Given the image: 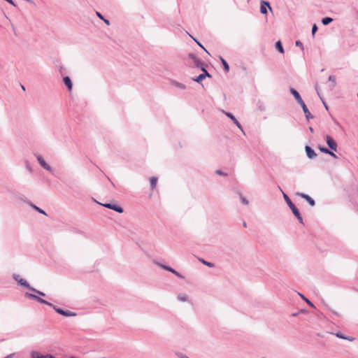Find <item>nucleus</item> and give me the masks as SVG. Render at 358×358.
Instances as JSON below:
<instances>
[{
    "instance_id": "f257e3e1",
    "label": "nucleus",
    "mask_w": 358,
    "mask_h": 358,
    "mask_svg": "<svg viewBox=\"0 0 358 358\" xmlns=\"http://www.w3.org/2000/svg\"><path fill=\"white\" fill-rule=\"evenodd\" d=\"M290 92L295 98L296 101L301 106L303 111L305 114V116L308 120L313 118V116L310 114L309 110L308 109L306 105L301 97L299 93L294 88H290Z\"/></svg>"
},
{
    "instance_id": "f03ea898",
    "label": "nucleus",
    "mask_w": 358,
    "mask_h": 358,
    "mask_svg": "<svg viewBox=\"0 0 358 358\" xmlns=\"http://www.w3.org/2000/svg\"><path fill=\"white\" fill-rule=\"evenodd\" d=\"M35 156L36 157V159H37L38 164L44 169H45L46 171H49L50 173H52L53 170H52V167L45 162V159H43V157L41 155L36 154Z\"/></svg>"
},
{
    "instance_id": "7ed1b4c3",
    "label": "nucleus",
    "mask_w": 358,
    "mask_h": 358,
    "mask_svg": "<svg viewBox=\"0 0 358 358\" xmlns=\"http://www.w3.org/2000/svg\"><path fill=\"white\" fill-rule=\"evenodd\" d=\"M25 296L27 298H29V299H35L38 302H39L40 303H42V304H45V305H48L49 306H52V303L44 300L43 299L38 296L36 294H31V293H29V292H26L25 293Z\"/></svg>"
},
{
    "instance_id": "20e7f679",
    "label": "nucleus",
    "mask_w": 358,
    "mask_h": 358,
    "mask_svg": "<svg viewBox=\"0 0 358 358\" xmlns=\"http://www.w3.org/2000/svg\"><path fill=\"white\" fill-rule=\"evenodd\" d=\"M268 9L272 12V8L268 1L262 0L260 2V13L263 15H267Z\"/></svg>"
},
{
    "instance_id": "39448f33",
    "label": "nucleus",
    "mask_w": 358,
    "mask_h": 358,
    "mask_svg": "<svg viewBox=\"0 0 358 358\" xmlns=\"http://www.w3.org/2000/svg\"><path fill=\"white\" fill-rule=\"evenodd\" d=\"M13 278L17 282L19 285L21 286H23L29 289L31 287V286L29 285V283L24 279L22 278L19 275L14 274L13 275Z\"/></svg>"
},
{
    "instance_id": "423d86ee",
    "label": "nucleus",
    "mask_w": 358,
    "mask_h": 358,
    "mask_svg": "<svg viewBox=\"0 0 358 358\" xmlns=\"http://www.w3.org/2000/svg\"><path fill=\"white\" fill-rule=\"evenodd\" d=\"M99 203L100 204V203ZM102 206L107 208L113 210L119 213H123V208L120 206H118L117 204L107 203L102 204Z\"/></svg>"
},
{
    "instance_id": "0eeeda50",
    "label": "nucleus",
    "mask_w": 358,
    "mask_h": 358,
    "mask_svg": "<svg viewBox=\"0 0 358 358\" xmlns=\"http://www.w3.org/2000/svg\"><path fill=\"white\" fill-rule=\"evenodd\" d=\"M189 58L192 61L194 66L197 68H201L203 66V63L201 62V60L197 57V56L194 53H189Z\"/></svg>"
},
{
    "instance_id": "6e6552de",
    "label": "nucleus",
    "mask_w": 358,
    "mask_h": 358,
    "mask_svg": "<svg viewBox=\"0 0 358 358\" xmlns=\"http://www.w3.org/2000/svg\"><path fill=\"white\" fill-rule=\"evenodd\" d=\"M201 70L203 71V73L200 74L197 78L194 79L195 82L199 83H201L206 77H211L210 73L206 71V69L204 67H201Z\"/></svg>"
},
{
    "instance_id": "1a4fd4ad",
    "label": "nucleus",
    "mask_w": 358,
    "mask_h": 358,
    "mask_svg": "<svg viewBox=\"0 0 358 358\" xmlns=\"http://www.w3.org/2000/svg\"><path fill=\"white\" fill-rule=\"evenodd\" d=\"M326 142H327V144L328 145L329 148L334 150V151H336L337 150V143H336V141L333 139V138L330 136H326Z\"/></svg>"
},
{
    "instance_id": "9d476101",
    "label": "nucleus",
    "mask_w": 358,
    "mask_h": 358,
    "mask_svg": "<svg viewBox=\"0 0 358 358\" xmlns=\"http://www.w3.org/2000/svg\"><path fill=\"white\" fill-rule=\"evenodd\" d=\"M283 197L285 201H286L287 204L289 207V208L292 210L293 214L296 212L299 211L298 208L295 206V205L292 203L289 197L285 193H283Z\"/></svg>"
},
{
    "instance_id": "9b49d317",
    "label": "nucleus",
    "mask_w": 358,
    "mask_h": 358,
    "mask_svg": "<svg viewBox=\"0 0 358 358\" xmlns=\"http://www.w3.org/2000/svg\"><path fill=\"white\" fill-rule=\"evenodd\" d=\"M158 265L161 268H164V270H166V271H169L171 272L172 273H173L174 275H176L178 278H184V276H182L180 273H179L178 271H176L175 269H173L171 266H166V265H164V264H158Z\"/></svg>"
},
{
    "instance_id": "f8f14e48",
    "label": "nucleus",
    "mask_w": 358,
    "mask_h": 358,
    "mask_svg": "<svg viewBox=\"0 0 358 358\" xmlns=\"http://www.w3.org/2000/svg\"><path fill=\"white\" fill-rule=\"evenodd\" d=\"M297 195L304 199L311 206H314L315 205V202L313 199H312L309 195L304 193H297Z\"/></svg>"
},
{
    "instance_id": "ddd939ff",
    "label": "nucleus",
    "mask_w": 358,
    "mask_h": 358,
    "mask_svg": "<svg viewBox=\"0 0 358 358\" xmlns=\"http://www.w3.org/2000/svg\"><path fill=\"white\" fill-rule=\"evenodd\" d=\"M305 150L306 152V155L309 159H314L317 157V154L310 146L306 145L305 147Z\"/></svg>"
},
{
    "instance_id": "4468645a",
    "label": "nucleus",
    "mask_w": 358,
    "mask_h": 358,
    "mask_svg": "<svg viewBox=\"0 0 358 358\" xmlns=\"http://www.w3.org/2000/svg\"><path fill=\"white\" fill-rule=\"evenodd\" d=\"M224 114L228 117H229L232 121L241 130L242 129V127L241 125V124L239 123V122L236 120V118L231 113H229V112H224Z\"/></svg>"
},
{
    "instance_id": "2eb2a0df",
    "label": "nucleus",
    "mask_w": 358,
    "mask_h": 358,
    "mask_svg": "<svg viewBox=\"0 0 358 358\" xmlns=\"http://www.w3.org/2000/svg\"><path fill=\"white\" fill-rule=\"evenodd\" d=\"M63 81H64V85L68 88V90L69 91H71L72 90V87H73V84H72L71 78L69 76H65L63 78Z\"/></svg>"
},
{
    "instance_id": "dca6fc26",
    "label": "nucleus",
    "mask_w": 358,
    "mask_h": 358,
    "mask_svg": "<svg viewBox=\"0 0 358 358\" xmlns=\"http://www.w3.org/2000/svg\"><path fill=\"white\" fill-rule=\"evenodd\" d=\"M319 150L322 152H324L325 154H328L329 155H331V157H333L335 159H337L338 157L333 152H331V150H329V149L326 148H324V147H320L319 146L318 147Z\"/></svg>"
},
{
    "instance_id": "f3484780",
    "label": "nucleus",
    "mask_w": 358,
    "mask_h": 358,
    "mask_svg": "<svg viewBox=\"0 0 358 358\" xmlns=\"http://www.w3.org/2000/svg\"><path fill=\"white\" fill-rule=\"evenodd\" d=\"M177 298L182 302H186L188 301V296L186 294L180 293L178 295Z\"/></svg>"
},
{
    "instance_id": "a211bd4d",
    "label": "nucleus",
    "mask_w": 358,
    "mask_h": 358,
    "mask_svg": "<svg viewBox=\"0 0 358 358\" xmlns=\"http://www.w3.org/2000/svg\"><path fill=\"white\" fill-rule=\"evenodd\" d=\"M220 61L223 66L224 71L227 73L229 72V64H227V62H226V60L224 59H223L222 57H220Z\"/></svg>"
},
{
    "instance_id": "6ab92c4d",
    "label": "nucleus",
    "mask_w": 358,
    "mask_h": 358,
    "mask_svg": "<svg viewBox=\"0 0 358 358\" xmlns=\"http://www.w3.org/2000/svg\"><path fill=\"white\" fill-rule=\"evenodd\" d=\"M150 187L152 189H155L157 182V177H152L150 179Z\"/></svg>"
},
{
    "instance_id": "aec40b11",
    "label": "nucleus",
    "mask_w": 358,
    "mask_h": 358,
    "mask_svg": "<svg viewBox=\"0 0 358 358\" xmlns=\"http://www.w3.org/2000/svg\"><path fill=\"white\" fill-rule=\"evenodd\" d=\"M62 315H64L65 317H75L77 315V314L75 312L64 310L63 314Z\"/></svg>"
},
{
    "instance_id": "412c9836",
    "label": "nucleus",
    "mask_w": 358,
    "mask_h": 358,
    "mask_svg": "<svg viewBox=\"0 0 358 358\" xmlns=\"http://www.w3.org/2000/svg\"><path fill=\"white\" fill-rule=\"evenodd\" d=\"M24 166L26 169L29 171V173H32L34 172L31 163L28 160H26L24 162Z\"/></svg>"
},
{
    "instance_id": "4be33fe9",
    "label": "nucleus",
    "mask_w": 358,
    "mask_h": 358,
    "mask_svg": "<svg viewBox=\"0 0 358 358\" xmlns=\"http://www.w3.org/2000/svg\"><path fill=\"white\" fill-rule=\"evenodd\" d=\"M172 85L180 90H185V88H186V87L184 84H182L181 83H178L177 81H173Z\"/></svg>"
},
{
    "instance_id": "5701e85b",
    "label": "nucleus",
    "mask_w": 358,
    "mask_h": 358,
    "mask_svg": "<svg viewBox=\"0 0 358 358\" xmlns=\"http://www.w3.org/2000/svg\"><path fill=\"white\" fill-rule=\"evenodd\" d=\"M275 48L280 52L284 53V49L280 41H278L275 43Z\"/></svg>"
},
{
    "instance_id": "b1692460",
    "label": "nucleus",
    "mask_w": 358,
    "mask_h": 358,
    "mask_svg": "<svg viewBox=\"0 0 358 358\" xmlns=\"http://www.w3.org/2000/svg\"><path fill=\"white\" fill-rule=\"evenodd\" d=\"M329 81L331 82V85H330L331 88L333 89L336 86V77L335 76H329Z\"/></svg>"
},
{
    "instance_id": "393cba45",
    "label": "nucleus",
    "mask_w": 358,
    "mask_h": 358,
    "mask_svg": "<svg viewBox=\"0 0 358 358\" xmlns=\"http://www.w3.org/2000/svg\"><path fill=\"white\" fill-rule=\"evenodd\" d=\"M333 21V18L331 17H324L322 20V23L324 24V25H328L329 24H330L331 22Z\"/></svg>"
},
{
    "instance_id": "a878e982",
    "label": "nucleus",
    "mask_w": 358,
    "mask_h": 358,
    "mask_svg": "<svg viewBox=\"0 0 358 358\" xmlns=\"http://www.w3.org/2000/svg\"><path fill=\"white\" fill-rule=\"evenodd\" d=\"M336 336L340 338H343V339H346V340H348V341H353L354 338H350V337H347V336H345L344 335H343L340 332H338Z\"/></svg>"
},
{
    "instance_id": "bb28decb",
    "label": "nucleus",
    "mask_w": 358,
    "mask_h": 358,
    "mask_svg": "<svg viewBox=\"0 0 358 358\" xmlns=\"http://www.w3.org/2000/svg\"><path fill=\"white\" fill-rule=\"evenodd\" d=\"M29 290H31V291H32V292H34L36 293V294H38L39 296H45V294L44 292H41V291H39V290H37L36 289H35V288H34V287H31L30 288V289H29Z\"/></svg>"
},
{
    "instance_id": "cd10ccee",
    "label": "nucleus",
    "mask_w": 358,
    "mask_h": 358,
    "mask_svg": "<svg viewBox=\"0 0 358 358\" xmlns=\"http://www.w3.org/2000/svg\"><path fill=\"white\" fill-rule=\"evenodd\" d=\"M199 261H200L201 263H203L204 265H206V266H208V267L212 268V267H213V266H214V264H213V263H211V262H207V261H206V260H204V259H199Z\"/></svg>"
},
{
    "instance_id": "c85d7f7f",
    "label": "nucleus",
    "mask_w": 358,
    "mask_h": 358,
    "mask_svg": "<svg viewBox=\"0 0 358 358\" xmlns=\"http://www.w3.org/2000/svg\"><path fill=\"white\" fill-rule=\"evenodd\" d=\"M300 296L311 307H315L314 304L307 298H306L303 294H299Z\"/></svg>"
},
{
    "instance_id": "c756f323",
    "label": "nucleus",
    "mask_w": 358,
    "mask_h": 358,
    "mask_svg": "<svg viewBox=\"0 0 358 358\" xmlns=\"http://www.w3.org/2000/svg\"><path fill=\"white\" fill-rule=\"evenodd\" d=\"M294 215L296 217L297 220L301 224H303V218L301 216L299 211L296 212Z\"/></svg>"
},
{
    "instance_id": "7c9ffc66",
    "label": "nucleus",
    "mask_w": 358,
    "mask_h": 358,
    "mask_svg": "<svg viewBox=\"0 0 358 358\" xmlns=\"http://www.w3.org/2000/svg\"><path fill=\"white\" fill-rule=\"evenodd\" d=\"M239 196L243 204L248 205L249 203L248 200L245 196H243L242 194L240 193Z\"/></svg>"
},
{
    "instance_id": "2f4dec72",
    "label": "nucleus",
    "mask_w": 358,
    "mask_h": 358,
    "mask_svg": "<svg viewBox=\"0 0 358 358\" xmlns=\"http://www.w3.org/2000/svg\"><path fill=\"white\" fill-rule=\"evenodd\" d=\"M51 307H52V308H53V309H54V310H55L57 313H59V314H60V315H62V314H63V311H64V310H63V309L59 308H57V307L55 306L53 304H52V306Z\"/></svg>"
},
{
    "instance_id": "473e14b6",
    "label": "nucleus",
    "mask_w": 358,
    "mask_h": 358,
    "mask_svg": "<svg viewBox=\"0 0 358 358\" xmlns=\"http://www.w3.org/2000/svg\"><path fill=\"white\" fill-rule=\"evenodd\" d=\"M31 206L33 207V208H34L36 210H37V211H38V212H39L40 213H42V214L46 215L45 212L43 210H42V209L39 208H38V207H37L36 206H35V205L32 204V205H31Z\"/></svg>"
},
{
    "instance_id": "72a5a7b5",
    "label": "nucleus",
    "mask_w": 358,
    "mask_h": 358,
    "mask_svg": "<svg viewBox=\"0 0 358 358\" xmlns=\"http://www.w3.org/2000/svg\"><path fill=\"white\" fill-rule=\"evenodd\" d=\"M191 38H193V40L198 44L199 46H200L201 48H203L208 54L209 52L206 50V48L200 43L196 39H195L193 36H190Z\"/></svg>"
},
{
    "instance_id": "f704fd0d",
    "label": "nucleus",
    "mask_w": 358,
    "mask_h": 358,
    "mask_svg": "<svg viewBox=\"0 0 358 358\" xmlns=\"http://www.w3.org/2000/svg\"><path fill=\"white\" fill-rule=\"evenodd\" d=\"M317 31V25L315 24L313 25L312 27V35L314 36H315V34L316 33V31Z\"/></svg>"
},
{
    "instance_id": "c9c22d12",
    "label": "nucleus",
    "mask_w": 358,
    "mask_h": 358,
    "mask_svg": "<svg viewBox=\"0 0 358 358\" xmlns=\"http://www.w3.org/2000/svg\"><path fill=\"white\" fill-rule=\"evenodd\" d=\"M216 174L219 175V176H227V173L222 171L221 170H217L215 171Z\"/></svg>"
},
{
    "instance_id": "e433bc0d",
    "label": "nucleus",
    "mask_w": 358,
    "mask_h": 358,
    "mask_svg": "<svg viewBox=\"0 0 358 358\" xmlns=\"http://www.w3.org/2000/svg\"><path fill=\"white\" fill-rule=\"evenodd\" d=\"M296 45L300 47L302 50L303 49V43L300 41H296Z\"/></svg>"
},
{
    "instance_id": "4c0bfd02",
    "label": "nucleus",
    "mask_w": 358,
    "mask_h": 358,
    "mask_svg": "<svg viewBox=\"0 0 358 358\" xmlns=\"http://www.w3.org/2000/svg\"><path fill=\"white\" fill-rule=\"evenodd\" d=\"M96 16H97L99 19H101V20H102L104 19L103 16V15H101V13H100L99 12L96 11Z\"/></svg>"
},
{
    "instance_id": "58836bf2",
    "label": "nucleus",
    "mask_w": 358,
    "mask_h": 358,
    "mask_svg": "<svg viewBox=\"0 0 358 358\" xmlns=\"http://www.w3.org/2000/svg\"><path fill=\"white\" fill-rule=\"evenodd\" d=\"M103 21L107 24V25H109L110 24V21L108 20H106V19H103Z\"/></svg>"
},
{
    "instance_id": "ea45409f",
    "label": "nucleus",
    "mask_w": 358,
    "mask_h": 358,
    "mask_svg": "<svg viewBox=\"0 0 358 358\" xmlns=\"http://www.w3.org/2000/svg\"><path fill=\"white\" fill-rule=\"evenodd\" d=\"M309 130H310V132H312V133L314 131V129H313V128L312 127H309Z\"/></svg>"
},
{
    "instance_id": "a19ab883",
    "label": "nucleus",
    "mask_w": 358,
    "mask_h": 358,
    "mask_svg": "<svg viewBox=\"0 0 358 358\" xmlns=\"http://www.w3.org/2000/svg\"><path fill=\"white\" fill-rule=\"evenodd\" d=\"M243 225L244 227H245V228L247 227V224H246L245 222H243Z\"/></svg>"
},
{
    "instance_id": "79ce46f5",
    "label": "nucleus",
    "mask_w": 358,
    "mask_h": 358,
    "mask_svg": "<svg viewBox=\"0 0 358 358\" xmlns=\"http://www.w3.org/2000/svg\"><path fill=\"white\" fill-rule=\"evenodd\" d=\"M62 71H63L62 66L60 67V73H62Z\"/></svg>"
},
{
    "instance_id": "37998d69",
    "label": "nucleus",
    "mask_w": 358,
    "mask_h": 358,
    "mask_svg": "<svg viewBox=\"0 0 358 358\" xmlns=\"http://www.w3.org/2000/svg\"><path fill=\"white\" fill-rule=\"evenodd\" d=\"M22 90H25V88L23 85L22 86Z\"/></svg>"
},
{
    "instance_id": "c03bdc74",
    "label": "nucleus",
    "mask_w": 358,
    "mask_h": 358,
    "mask_svg": "<svg viewBox=\"0 0 358 358\" xmlns=\"http://www.w3.org/2000/svg\"><path fill=\"white\" fill-rule=\"evenodd\" d=\"M324 107H325L327 109H328L327 106L324 103Z\"/></svg>"
},
{
    "instance_id": "a18cd8bd",
    "label": "nucleus",
    "mask_w": 358,
    "mask_h": 358,
    "mask_svg": "<svg viewBox=\"0 0 358 358\" xmlns=\"http://www.w3.org/2000/svg\"><path fill=\"white\" fill-rule=\"evenodd\" d=\"M71 358H76V357H71Z\"/></svg>"
},
{
    "instance_id": "49530a36",
    "label": "nucleus",
    "mask_w": 358,
    "mask_h": 358,
    "mask_svg": "<svg viewBox=\"0 0 358 358\" xmlns=\"http://www.w3.org/2000/svg\"><path fill=\"white\" fill-rule=\"evenodd\" d=\"M36 356H34V358H35Z\"/></svg>"
},
{
    "instance_id": "de8ad7c7",
    "label": "nucleus",
    "mask_w": 358,
    "mask_h": 358,
    "mask_svg": "<svg viewBox=\"0 0 358 358\" xmlns=\"http://www.w3.org/2000/svg\"><path fill=\"white\" fill-rule=\"evenodd\" d=\"M357 96H358V93H357Z\"/></svg>"
}]
</instances>
